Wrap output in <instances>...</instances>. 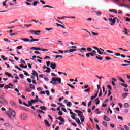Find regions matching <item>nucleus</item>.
Segmentation results:
<instances>
[{"label":"nucleus","instance_id":"f3484780","mask_svg":"<svg viewBox=\"0 0 130 130\" xmlns=\"http://www.w3.org/2000/svg\"><path fill=\"white\" fill-rule=\"evenodd\" d=\"M21 40H22V41H24V42H29V41H30V39H29L28 38H22L21 39Z\"/></svg>","mask_w":130,"mask_h":130},{"label":"nucleus","instance_id":"2f4dec72","mask_svg":"<svg viewBox=\"0 0 130 130\" xmlns=\"http://www.w3.org/2000/svg\"><path fill=\"white\" fill-rule=\"evenodd\" d=\"M38 33H41V31H40V30L35 31V34L36 35H39V34H38Z\"/></svg>","mask_w":130,"mask_h":130},{"label":"nucleus","instance_id":"ddd939ff","mask_svg":"<svg viewBox=\"0 0 130 130\" xmlns=\"http://www.w3.org/2000/svg\"><path fill=\"white\" fill-rule=\"evenodd\" d=\"M10 104L12 106H14V107H17V104H16V103H15V102L13 101L12 100L10 101Z\"/></svg>","mask_w":130,"mask_h":130},{"label":"nucleus","instance_id":"1a4fd4ad","mask_svg":"<svg viewBox=\"0 0 130 130\" xmlns=\"http://www.w3.org/2000/svg\"><path fill=\"white\" fill-rule=\"evenodd\" d=\"M50 68L51 69H52V70H55V69H56V63H51Z\"/></svg>","mask_w":130,"mask_h":130},{"label":"nucleus","instance_id":"09e8293b","mask_svg":"<svg viewBox=\"0 0 130 130\" xmlns=\"http://www.w3.org/2000/svg\"><path fill=\"white\" fill-rule=\"evenodd\" d=\"M45 30H46V31H50L51 30H53V28H45Z\"/></svg>","mask_w":130,"mask_h":130},{"label":"nucleus","instance_id":"0e129e2a","mask_svg":"<svg viewBox=\"0 0 130 130\" xmlns=\"http://www.w3.org/2000/svg\"><path fill=\"white\" fill-rule=\"evenodd\" d=\"M90 88H87V89L84 90V92H90Z\"/></svg>","mask_w":130,"mask_h":130},{"label":"nucleus","instance_id":"aec40b11","mask_svg":"<svg viewBox=\"0 0 130 130\" xmlns=\"http://www.w3.org/2000/svg\"><path fill=\"white\" fill-rule=\"evenodd\" d=\"M19 67H20V68H22V69H27L28 68V66H27V65L25 66L23 64H20Z\"/></svg>","mask_w":130,"mask_h":130},{"label":"nucleus","instance_id":"f704fd0d","mask_svg":"<svg viewBox=\"0 0 130 130\" xmlns=\"http://www.w3.org/2000/svg\"><path fill=\"white\" fill-rule=\"evenodd\" d=\"M127 95L128 94L127 93H125L122 95V97H123V98H126Z\"/></svg>","mask_w":130,"mask_h":130},{"label":"nucleus","instance_id":"c9c22d12","mask_svg":"<svg viewBox=\"0 0 130 130\" xmlns=\"http://www.w3.org/2000/svg\"><path fill=\"white\" fill-rule=\"evenodd\" d=\"M95 112H98L97 114H100L101 113V112L99 111V109H96Z\"/></svg>","mask_w":130,"mask_h":130},{"label":"nucleus","instance_id":"0eeeda50","mask_svg":"<svg viewBox=\"0 0 130 130\" xmlns=\"http://www.w3.org/2000/svg\"><path fill=\"white\" fill-rule=\"evenodd\" d=\"M86 48H81V49H77V51H80L82 53H84V52H86Z\"/></svg>","mask_w":130,"mask_h":130},{"label":"nucleus","instance_id":"f8f14e48","mask_svg":"<svg viewBox=\"0 0 130 130\" xmlns=\"http://www.w3.org/2000/svg\"><path fill=\"white\" fill-rule=\"evenodd\" d=\"M56 119L60 120L61 122H66L64 119L61 116H59L58 118L56 117Z\"/></svg>","mask_w":130,"mask_h":130},{"label":"nucleus","instance_id":"8fccbe9b","mask_svg":"<svg viewBox=\"0 0 130 130\" xmlns=\"http://www.w3.org/2000/svg\"><path fill=\"white\" fill-rule=\"evenodd\" d=\"M28 105H29V106H32L33 105H32L31 101H28Z\"/></svg>","mask_w":130,"mask_h":130},{"label":"nucleus","instance_id":"4be33fe9","mask_svg":"<svg viewBox=\"0 0 130 130\" xmlns=\"http://www.w3.org/2000/svg\"><path fill=\"white\" fill-rule=\"evenodd\" d=\"M109 12H113L115 14H117V10L116 9H109Z\"/></svg>","mask_w":130,"mask_h":130},{"label":"nucleus","instance_id":"13d9d810","mask_svg":"<svg viewBox=\"0 0 130 130\" xmlns=\"http://www.w3.org/2000/svg\"><path fill=\"white\" fill-rule=\"evenodd\" d=\"M5 126H7V127H9L10 126V124L6 123L4 124Z\"/></svg>","mask_w":130,"mask_h":130},{"label":"nucleus","instance_id":"7ed1b4c3","mask_svg":"<svg viewBox=\"0 0 130 130\" xmlns=\"http://www.w3.org/2000/svg\"><path fill=\"white\" fill-rule=\"evenodd\" d=\"M71 118L72 119L75 120L76 122H77L78 125L82 124V123H81V121H80V119L76 118V116H71Z\"/></svg>","mask_w":130,"mask_h":130},{"label":"nucleus","instance_id":"4d7b16f0","mask_svg":"<svg viewBox=\"0 0 130 130\" xmlns=\"http://www.w3.org/2000/svg\"><path fill=\"white\" fill-rule=\"evenodd\" d=\"M98 53H99V54H100L101 55H102V54H103V53L101 52V51H100V50H98Z\"/></svg>","mask_w":130,"mask_h":130},{"label":"nucleus","instance_id":"c756f323","mask_svg":"<svg viewBox=\"0 0 130 130\" xmlns=\"http://www.w3.org/2000/svg\"><path fill=\"white\" fill-rule=\"evenodd\" d=\"M9 88H11L12 89H14L12 87L9 86V85H4L5 89H9Z\"/></svg>","mask_w":130,"mask_h":130},{"label":"nucleus","instance_id":"c03bdc74","mask_svg":"<svg viewBox=\"0 0 130 130\" xmlns=\"http://www.w3.org/2000/svg\"><path fill=\"white\" fill-rule=\"evenodd\" d=\"M102 96V89L100 90L99 94V97H101Z\"/></svg>","mask_w":130,"mask_h":130},{"label":"nucleus","instance_id":"9d476101","mask_svg":"<svg viewBox=\"0 0 130 130\" xmlns=\"http://www.w3.org/2000/svg\"><path fill=\"white\" fill-rule=\"evenodd\" d=\"M75 112H76V113H78V116H80L81 115H82V114H82L83 112L80 110H75Z\"/></svg>","mask_w":130,"mask_h":130},{"label":"nucleus","instance_id":"de8ad7c7","mask_svg":"<svg viewBox=\"0 0 130 130\" xmlns=\"http://www.w3.org/2000/svg\"><path fill=\"white\" fill-rule=\"evenodd\" d=\"M25 4L27 6H32V4L28 2H25Z\"/></svg>","mask_w":130,"mask_h":130},{"label":"nucleus","instance_id":"a18cd8bd","mask_svg":"<svg viewBox=\"0 0 130 130\" xmlns=\"http://www.w3.org/2000/svg\"><path fill=\"white\" fill-rule=\"evenodd\" d=\"M105 59L106 60H111V58H110V57H105Z\"/></svg>","mask_w":130,"mask_h":130},{"label":"nucleus","instance_id":"864d4df0","mask_svg":"<svg viewBox=\"0 0 130 130\" xmlns=\"http://www.w3.org/2000/svg\"><path fill=\"white\" fill-rule=\"evenodd\" d=\"M41 51H44V52L48 51V49H41Z\"/></svg>","mask_w":130,"mask_h":130},{"label":"nucleus","instance_id":"a19ab883","mask_svg":"<svg viewBox=\"0 0 130 130\" xmlns=\"http://www.w3.org/2000/svg\"><path fill=\"white\" fill-rule=\"evenodd\" d=\"M92 34H93V35H94L95 36H97L98 35H99V33L97 32H94L93 31H91Z\"/></svg>","mask_w":130,"mask_h":130},{"label":"nucleus","instance_id":"dca6fc26","mask_svg":"<svg viewBox=\"0 0 130 130\" xmlns=\"http://www.w3.org/2000/svg\"><path fill=\"white\" fill-rule=\"evenodd\" d=\"M44 122H45V124L47 125L48 127H50V124H49V122L47 120H45Z\"/></svg>","mask_w":130,"mask_h":130},{"label":"nucleus","instance_id":"423d86ee","mask_svg":"<svg viewBox=\"0 0 130 130\" xmlns=\"http://www.w3.org/2000/svg\"><path fill=\"white\" fill-rule=\"evenodd\" d=\"M0 103H2L3 104H5V103H7L8 102L5 100V99L3 97H0Z\"/></svg>","mask_w":130,"mask_h":130},{"label":"nucleus","instance_id":"774afa93","mask_svg":"<svg viewBox=\"0 0 130 130\" xmlns=\"http://www.w3.org/2000/svg\"><path fill=\"white\" fill-rule=\"evenodd\" d=\"M46 93L47 94V96H49V91L46 90Z\"/></svg>","mask_w":130,"mask_h":130},{"label":"nucleus","instance_id":"7c9ffc66","mask_svg":"<svg viewBox=\"0 0 130 130\" xmlns=\"http://www.w3.org/2000/svg\"><path fill=\"white\" fill-rule=\"evenodd\" d=\"M67 86H69V87H70V88H71V89L75 88V86H73L72 84L68 83Z\"/></svg>","mask_w":130,"mask_h":130},{"label":"nucleus","instance_id":"a211bd4d","mask_svg":"<svg viewBox=\"0 0 130 130\" xmlns=\"http://www.w3.org/2000/svg\"><path fill=\"white\" fill-rule=\"evenodd\" d=\"M32 75H33V76H35L36 77H37V76H38V73H37V72L32 70V73H31Z\"/></svg>","mask_w":130,"mask_h":130},{"label":"nucleus","instance_id":"e2e57ef3","mask_svg":"<svg viewBox=\"0 0 130 130\" xmlns=\"http://www.w3.org/2000/svg\"><path fill=\"white\" fill-rule=\"evenodd\" d=\"M23 73H24V75L25 76H30V75H29V74L27 73V72H26V71H23Z\"/></svg>","mask_w":130,"mask_h":130},{"label":"nucleus","instance_id":"9b49d317","mask_svg":"<svg viewBox=\"0 0 130 130\" xmlns=\"http://www.w3.org/2000/svg\"><path fill=\"white\" fill-rule=\"evenodd\" d=\"M114 55H116V56H121V57H122L123 58H125L126 57L125 55L120 54L119 53H114Z\"/></svg>","mask_w":130,"mask_h":130},{"label":"nucleus","instance_id":"c85d7f7f","mask_svg":"<svg viewBox=\"0 0 130 130\" xmlns=\"http://www.w3.org/2000/svg\"><path fill=\"white\" fill-rule=\"evenodd\" d=\"M102 124H103V125H104V126H105V127H107V122H106L105 121H103Z\"/></svg>","mask_w":130,"mask_h":130},{"label":"nucleus","instance_id":"72a5a7b5","mask_svg":"<svg viewBox=\"0 0 130 130\" xmlns=\"http://www.w3.org/2000/svg\"><path fill=\"white\" fill-rule=\"evenodd\" d=\"M71 105H72V103H71V102H67V106L68 107H70Z\"/></svg>","mask_w":130,"mask_h":130},{"label":"nucleus","instance_id":"412c9836","mask_svg":"<svg viewBox=\"0 0 130 130\" xmlns=\"http://www.w3.org/2000/svg\"><path fill=\"white\" fill-rule=\"evenodd\" d=\"M40 109L42 110H47V108H46V107H45V106H42L40 107Z\"/></svg>","mask_w":130,"mask_h":130},{"label":"nucleus","instance_id":"ea45409f","mask_svg":"<svg viewBox=\"0 0 130 130\" xmlns=\"http://www.w3.org/2000/svg\"><path fill=\"white\" fill-rule=\"evenodd\" d=\"M15 69H17L19 71H22V69L19 68V67L17 65L15 66Z\"/></svg>","mask_w":130,"mask_h":130},{"label":"nucleus","instance_id":"4c0bfd02","mask_svg":"<svg viewBox=\"0 0 130 130\" xmlns=\"http://www.w3.org/2000/svg\"><path fill=\"white\" fill-rule=\"evenodd\" d=\"M121 86H123V87H125V88H127V84H124V83H121Z\"/></svg>","mask_w":130,"mask_h":130},{"label":"nucleus","instance_id":"6e6552de","mask_svg":"<svg viewBox=\"0 0 130 130\" xmlns=\"http://www.w3.org/2000/svg\"><path fill=\"white\" fill-rule=\"evenodd\" d=\"M79 117L81 122H84V121H85V116H84V114H81V115L79 116Z\"/></svg>","mask_w":130,"mask_h":130},{"label":"nucleus","instance_id":"338daca9","mask_svg":"<svg viewBox=\"0 0 130 130\" xmlns=\"http://www.w3.org/2000/svg\"><path fill=\"white\" fill-rule=\"evenodd\" d=\"M63 114H62V112L61 111H59L58 113L59 115H62Z\"/></svg>","mask_w":130,"mask_h":130},{"label":"nucleus","instance_id":"6ab92c4d","mask_svg":"<svg viewBox=\"0 0 130 130\" xmlns=\"http://www.w3.org/2000/svg\"><path fill=\"white\" fill-rule=\"evenodd\" d=\"M5 75L6 76H8V77H9V78H14V76H13V75H12V74H10V73H9V72H6L5 73Z\"/></svg>","mask_w":130,"mask_h":130},{"label":"nucleus","instance_id":"680f3d73","mask_svg":"<svg viewBox=\"0 0 130 130\" xmlns=\"http://www.w3.org/2000/svg\"><path fill=\"white\" fill-rule=\"evenodd\" d=\"M30 91H31V89H30L29 88H27L25 89V92H30Z\"/></svg>","mask_w":130,"mask_h":130},{"label":"nucleus","instance_id":"6e6d98bb","mask_svg":"<svg viewBox=\"0 0 130 130\" xmlns=\"http://www.w3.org/2000/svg\"><path fill=\"white\" fill-rule=\"evenodd\" d=\"M118 119H121V120L122 121H123V118H122V117H121V116H118Z\"/></svg>","mask_w":130,"mask_h":130},{"label":"nucleus","instance_id":"5701e85b","mask_svg":"<svg viewBox=\"0 0 130 130\" xmlns=\"http://www.w3.org/2000/svg\"><path fill=\"white\" fill-rule=\"evenodd\" d=\"M47 70L44 71V73H50V68L49 67L46 68Z\"/></svg>","mask_w":130,"mask_h":130},{"label":"nucleus","instance_id":"2eb2a0df","mask_svg":"<svg viewBox=\"0 0 130 130\" xmlns=\"http://www.w3.org/2000/svg\"><path fill=\"white\" fill-rule=\"evenodd\" d=\"M104 120H105V121H110V119L108 118V117L106 116V115L104 116Z\"/></svg>","mask_w":130,"mask_h":130},{"label":"nucleus","instance_id":"49530a36","mask_svg":"<svg viewBox=\"0 0 130 130\" xmlns=\"http://www.w3.org/2000/svg\"><path fill=\"white\" fill-rule=\"evenodd\" d=\"M122 6L124 7L125 8H127V9L130 8L129 6H128V5H122Z\"/></svg>","mask_w":130,"mask_h":130},{"label":"nucleus","instance_id":"b1692460","mask_svg":"<svg viewBox=\"0 0 130 130\" xmlns=\"http://www.w3.org/2000/svg\"><path fill=\"white\" fill-rule=\"evenodd\" d=\"M36 112L37 113H43V114H45V112H44L43 111L41 110L36 111Z\"/></svg>","mask_w":130,"mask_h":130},{"label":"nucleus","instance_id":"f03ea898","mask_svg":"<svg viewBox=\"0 0 130 130\" xmlns=\"http://www.w3.org/2000/svg\"><path fill=\"white\" fill-rule=\"evenodd\" d=\"M52 80L53 82H57L59 84H61V78L57 77L52 78Z\"/></svg>","mask_w":130,"mask_h":130},{"label":"nucleus","instance_id":"a878e982","mask_svg":"<svg viewBox=\"0 0 130 130\" xmlns=\"http://www.w3.org/2000/svg\"><path fill=\"white\" fill-rule=\"evenodd\" d=\"M124 106L125 108H128V107H129V104L127 103H125L124 104Z\"/></svg>","mask_w":130,"mask_h":130},{"label":"nucleus","instance_id":"bb28decb","mask_svg":"<svg viewBox=\"0 0 130 130\" xmlns=\"http://www.w3.org/2000/svg\"><path fill=\"white\" fill-rule=\"evenodd\" d=\"M100 55H99V56H96L95 57L96 58H97V59H99V60H102V59H103V57H100Z\"/></svg>","mask_w":130,"mask_h":130},{"label":"nucleus","instance_id":"58836bf2","mask_svg":"<svg viewBox=\"0 0 130 130\" xmlns=\"http://www.w3.org/2000/svg\"><path fill=\"white\" fill-rule=\"evenodd\" d=\"M87 51H88L89 52H92V48H87Z\"/></svg>","mask_w":130,"mask_h":130},{"label":"nucleus","instance_id":"603ef678","mask_svg":"<svg viewBox=\"0 0 130 130\" xmlns=\"http://www.w3.org/2000/svg\"><path fill=\"white\" fill-rule=\"evenodd\" d=\"M17 49L20 50V49H22V48H23V46H18L17 47Z\"/></svg>","mask_w":130,"mask_h":130},{"label":"nucleus","instance_id":"bf43d9fd","mask_svg":"<svg viewBox=\"0 0 130 130\" xmlns=\"http://www.w3.org/2000/svg\"><path fill=\"white\" fill-rule=\"evenodd\" d=\"M19 77H20V78H21V79H24V75H23V74H21L19 75Z\"/></svg>","mask_w":130,"mask_h":130},{"label":"nucleus","instance_id":"4468645a","mask_svg":"<svg viewBox=\"0 0 130 130\" xmlns=\"http://www.w3.org/2000/svg\"><path fill=\"white\" fill-rule=\"evenodd\" d=\"M31 50H37L38 51L39 50H41V48H38V47H31Z\"/></svg>","mask_w":130,"mask_h":130},{"label":"nucleus","instance_id":"39448f33","mask_svg":"<svg viewBox=\"0 0 130 130\" xmlns=\"http://www.w3.org/2000/svg\"><path fill=\"white\" fill-rule=\"evenodd\" d=\"M21 119L23 120H26L28 118V117L27 116V115L25 114H23L21 115Z\"/></svg>","mask_w":130,"mask_h":130},{"label":"nucleus","instance_id":"79ce46f5","mask_svg":"<svg viewBox=\"0 0 130 130\" xmlns=\"http://www.w3.org/2000/svg\"><path fill=\"white\" fill-rule=\"evenodd\" d=\"M119 81L122 82V83H125V81H124V80L123 79H122V78H121V77L119 78Z\"/></svg>","mask_w":130,"mask_h":130},{"label":"nucleus","instance_id":"052dcab7","mask_svg":"<svg viewBox=\"0 0 130 130\" xmlns=\"http://www.w3.org/2000/svg\"><path fill=\"white\" fill-rule=\"evenodd\" d=\"M61 110L64 111V112H67V109H66L65 108H62Z\"/></svg>","mask_w":130,"mask_h":130},{"label":"nucleus","instance_id":"3c124183","mask_svg":"<svg viewBox=\"0 0 130 130\" xmlns=\"http://www.w3.org/2000/svg\"><path fill=\"white\" fill-rule=\"evenodd\" d=\"M95 14L98 15V16H100V15H101V12L100 11H98L97 12L95 13Z\"/></svg>","mask_w":130,"mask_h":130},{"label":"nucleus","instance_id":"f257e3e1","mask_svg":"<svg viewBox=\"0 0 130 130\" xmlns=\"http://www.w3.org/2000/svg\"><path fill=\"white\" fill-rule=\"evenodd\" d=\"M9 109L10 115L15 118L16 117V112H15V111L11 108H9Z\"/></svg>","mask_w":130,"mask_h":130},{"label":"nucleus","instance_id":"cd10ccee","mask_svg":"<svg viewBox=\"0 0 130 130\" xmlns=\"http://www.w3.org/2000/svg\"><path fill=\"white\" fill-rule=\"evenodd\" d=\"M43 8H50L51 9H53V7L49 5H44Z\"/></svg>","mask_w":130,"mask_h":130},{"label":"nucleus","instance_id":"37998d69","mask_svg":"<svg viewBox=\"0 0 130 130\" xmlns=\"http://www.w3.org/2000/svg\"><path fill=\"white\" fill-rule=\"evenodd\" d=\"M67 18V16H63L62 17H57V19H58L59 20H61L62 19H65Z\"/></svg>","mask_w":130,"mask_h":130},{"label":"nucleus","instance_id":"393cba45","mask_svg":"<svg viewBox=\"0 0 130 130\" xmlns=\"http://www.w3.org/2000/svg\"><path fill=\"white\" fill-rule=\"evenodd\" d=\"M29 87L30 88H31V89H32L33 90H35V85H34V84H30L29 85Z\"/></svg>","mask_w":130,"mask_h":130},{"label":"nucleus","instance_id":"5fc2aeb1","mask_svg":"<svg viewBox=\"0 0 130 130\" xmlns=\"http://www.w3.org/2000/svg\"><path fill=\"white\" fill-rule=\"evenodd\" d=\"M124 128L126 129V130H129V127L126 126V125H124Z\"/></svg>","mask_w":130,"mask_h":130},{"label":"nucleus","instance_id":"69168bd1","mask_svg":"<svg viewBox=\"0 0 130 130\" xmlns=\"http://www.w3.org/2000/svg\"><path fill=\"white\" fill-rule=\"evenodd\" d=\"M125 21L126 22H130V19L128 17H126V19H125Z\"/></svg>","mask_w":130,"mask_h":130},{"label":"nucleus","instance_id":"473e14b6","mask_svg":"<svg viewBox=\"0 0 130 130\" xmlns=\"http://www.w3.org/2000/svg\"><path fill=\"white\" fill-rule=\"evenodd\" d=\"M34 41H39V39H32L31 40H30V42H33Z\"/></svg>","mask_w":130,"mask_h":130},{"label":"nucleus","instance_id":"20e7f679","mask_svg":"<svg viewBox=\"0 0 130 130\" xmlns=\"http://www.w3.org/2000/svg\"><path fill=\"white\" fill-rule=\"evenodd\" d=\"M109 22H111V23L110 24V26H114L115 25V20L113 19L112 18H109Z\"/></svg>","mask_w":130,"mask_h":130},{"label":"nucleus","instance_id":"e433bc0d","mask_svg":"<svg viewBox=\"0 0 130 130\" xmlns=\"http://www.w3.org/2000/svg\"><path fill=\"white\" fill-rule=\"evenodd\" d=\"M20 109H22V110H25V111H28V110L24 107H20Z\"/></svg>","mask_w":130,"mask_h":130}]
</instances>
